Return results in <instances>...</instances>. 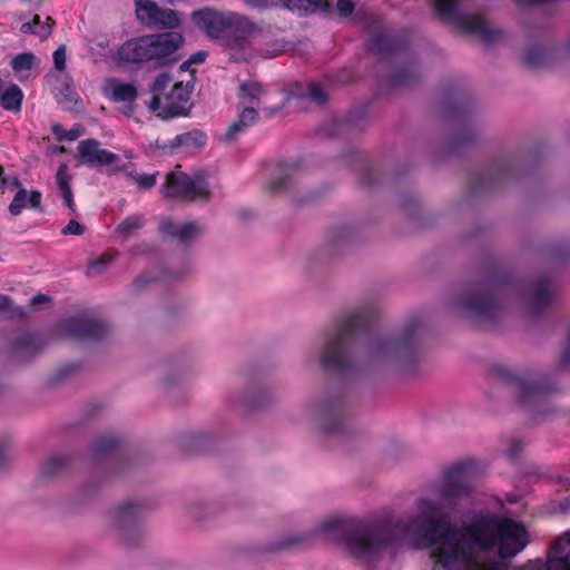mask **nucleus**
I'll return each instance as SVG.
<instances>
[{"label": "nucleus", "mask_w": 570, "mask_h": 570, "mask_svg": "<svg viewBox=\"0 0 570 570\" xmlns=\"http://www.w3.org/2000/svg\"><path fill=\"white\" fill-rule=\"evenodd\" d=\"M450 471H455L469 490L453 502H443L445 519L436 528L433 541L428 543L433 547L432 558L435 564L443 570H508L507 560L514 558L529 543L523 524L512 519L480 512L461 525H451L438 535L439 529L449 519L448 509L456 505L472 492L462 469L452 466L443 472L441 480L435 484V498H431L432 500L440 499L438 488Z\"/></svg>", "instance_id": "1"}, {"label": "nucleus", "mask_w": 570, "mask_h": 570, "mask_svg": "<svg viewBox=\"0 0 570 570\" xmlns=\"http://www.w3.org/2000/svg\"><path fill=\"white\" fill-rule=\"evenodd\" d=\"M469 488L455 471L445 474L438 488L440 499L422 495L416 499L415 514L391 523L390 517L377 518L364 524L355 532L340 538L343 529L353 524V518L345 512H335L323 520L311 531L313 539L321 535L327 540H338L342 548L352 557L372 560L395 544L406 543L419 548L433 541L436 528L444 521L443 502H453L466 493Z\"/></svg>", "instance_id": "2"}, {"label": "nucleus", "mask_w": 570, "mask_h": 570, "mask_svg": "<svg viewBox=\"0 0 570 570\" xmlns=\"http://www.w3.org/2000/svg\"><path fill=\"white\" fill-rule=\"evenodd\" d=\"M320 365L343 374H393L412 376L417 368L412 334L403 332L370 338L355 354L351 345V324L330 333L318 351Z\"/></svg>", "instance_id": "3"}, {"label": "nucleus", "mask_w": 570, "mask_h": 570, "mask_svg": "<svg viewBox=\"0 0 570 570\" xmlns=\"http://www.w3.org/2000/svg\"><path fill=\"white\" fill-rule=\"evenodd\" d=\"M341 75L342 77L337 79L324 77L321 81L307 85L294 83L288 90L265 85L254 77H247L238 80L236 96L245 104L259 106L267 116L272 117L282 111L291 98L297 99L302 105H325L328 99V88L336 83L345 86L353 81L351 73Z\"/></svg>", "instance_id": "4"}, {"label": "nucleus", "mask_w": 570, "mask_h": 570, "mask_svg": "<svg viewBox=\"0 0 570 570\" xmlns=\"http://www.w3.org/2000/svg\"><path fill=\"white\" fill-rule=\"evenodd\" d=\"M184 42L178 32L145 35L125 41L117 50V59L130 63L153 61L159 68H167L181 59L179 49Z\"/></svg>", "instance_id": "5"}, {"label": "nucleus", "mask_w": 570, "mask_h": 570, "mask_svg": "<svg viewBox=\"0 0 570 570\" xmlns=\"http://www.w3.org/2000/svg\"><path fill=\"white\" fill-rule=\"evenodd\" d=\"M195 80L194 73H187L184 79L160 73L150 86V97L145 101L147 109L163 120L186 116Z\"/></svg>", "instance_id": "6"}, {"label": "nucleus", "mask_w": 570, "mask_h": 570, "mask_svg": "<svg viewBox=\"0 0 570 570\" xmlns=\"http://www.w3.org/2000/svg\"><path fill=\"white\" fill-rule=\"evenodd\" d=\"M144 515V505L136 501L121 502L107 512L108 527L121 548L135 549L146 542Z\"/></svg>", "instance_id": "7"}, {"label": "nucleus", "mask_w": 570, "mask_h": 570, "mask_svg": "<svg viewBox=\"0 0 570 570\" xmlns=\"http://www.w3.org/2000/svg\"><path fill=\"white\" fill-rule=\"evenodd\" d=\"M458 6L459 0H434L435 11L444 21L453 22L462 31L480 37L485 45H491L500 38L501 30L490 28L480 16L459 14Z\"/></svg>", "instance_id": "8"}, {"label": "nucleus", "mask_w": 570, "mask_h": 570, "mask_svg": "<svg viewBox=\"0 0 570 570\" xmlns=\"http://www.w3.org/2000/svg\"><path fill=\"white\" fill-rule=\"evenodd\" d=\"M163 195L167 198L207 200L210 190L208 183L202 177L191 178L185 173L171 171L166 176Z\"/></svg>", "instance_id": "9"}, {"label": "nucleus", "mask_w": 570, "mask_h": 570, "mask_svg": "<svg viewBox=\"0 0 570 570\" xmlns=\"http://www.w3.org/2000/svg\"><path fill=\"white\" fill-rule=\"evenodd\" d=\"M366 31L368 33L370 51L381 57H392L403 51L407 46L406 38L403 35L389 31L377 17L371 16L368 18Z\"/></svg>", "instance_id": "10"}, {"label": "nucleus", "mask_w": 570, "mask_h": 570, "mask_svg": "<svg viewBox=\"0 0 570 570\" xmlns=\"http://www.w3.org/2000/svg\"><path fill=\"white\" fill-rule=\"evenodd\" d=\"M228 30L236 33L226 39L225 46L229 60L246 61V51L249 48L248 38L256 32L257 26L247 16L228 11Z\"/></svg>", "instance_id": "11"}, {"label": "nucleus", "mask_w": 570, "mask_h": 570, "mask_svg": "<svg viewBox=\"0 0 570 570\" xmlns=\"http://www.w3.org/2000/svg\"><path fill=\"white\" fill-rule=\"evenodd\" d=\"M455 309L466 317L491 318L497 309V295L488 287H479L469 295L458 299Z\"/></svg>", "instance_id": "12"}, {"label": "nucleus", "mask_w": 570, "mask_h": 570, "mask_svg": "<svg viewBox=\"0 0 570 570\" xmlns=\"http://www.w3.org/2000/svg\"><path fill=\"white\" fill-rule=\"evenodd\" d=\"M521 570H570V531L553 543L547 562L541 559L529 560Z\"/></svg>", "instance_id": "13"}, {"label": "nucleus", "mask_w": 570, "mask_h": 570, "mask_svg": "<svg viewBox=\"0 0 570 570\" xmlns=\"http://www.w3.org/2000/svg\"><path fill=\"white\" fill-rule=\"evenodd\" d=\"M112 333L114 327L97 315L77 316L73 320V344L76 342H98L109 337Z\"/></svg>", "instance_id": "14"}, {"label": "nucleus", "mask_w": 570, "mask_h": 570, "mask_svg": "<svg viewBox=\"0 0 570 570\" xmlns=\"http://www.w3.org/2000/svg\"><path fill=\"white\" fill-rule=\"evenodd\" d=\"M307 415L324 433H335L342 425L341 406L328 401L312 403L306 409Z\"/></svg>", "instance_id": "15"}, {"label": "nucleus", "mask_w": 570, "mask_h": 570, "mask_svg": "<svg viewBox=\"0 0 570 570\" xmlns=\"http://www.w3.org/2000/svg\"><path fill=\"white\" fill-rule=\"evenodd\" d=\"M77 150L79 159L85 164L107 166L111 170H120L124 168L120 157L100 148V144L95 139L79 141Z\"/></svg>", "instance_id": "16"}, {"label": "nucleus", "mask_w": 570, "mask_h": 570, "mask_svg": "<svg viewBox=\"0 0 570 570\" xmlns=\"http://www.w3.org/2000/svg\"><path fill=\"white\" fill-rule=\"evenodd\" d=\"M194 24L210 39H220L227 31L228 11L203 8L191 13Z\"/></svg>", "instance_id": "17"}, {"label": "nucleus", "mask_w": 570, "mask_h": 570, "mask_svg": "<svg viewBox=\"0 0 570 570\" xmlns=\"http://www.w3.org/2000/svg\"><path fill=\"white\" fill-rule=\"evenodd\" d=\"M313 541L311 531H299L271 539L264 542L259 549L268 553L294 552L308 548Z\"/></svg>", "instance_id": "18"}, {"label": "nucleus", "mask_w": 570, "mask_h": 570, "mask_svg": "<svg viewBox=\"0 0 570 570\" xmlns=\"http://www.w3.org/2000/svg\"><path fill=\"white\" fill-rule=\"evenodd\" d=\"M102 91L110 100L124 104V114L128 116L134 114L135 101L138 96L137 87L134 83L109 79L104 85Z\"/></svg>", "instance_id": "19"}, {"label": "nucleus", "mask_w": 570, "mask_h": 570, "mask_svg": "<svg viewBox=\"0 0 570 570\" xmlns=\"http://www.w3.org/2000/svg\"><path fill=\"white\" fill-rule=\"evenodd\" d=\"M160 230L164 235L179 243H188L200 235L202 226L197 222L177 223L171 219H164L160 223Z\"/></svg>", "instance_id": "20"}, {"label": "nucleus", "mask_w": 570, "mask_h": 570, "mask_svg": "<svg viewBox=\"0 0 570 570\" xmlns=\"http://www.w3.org/2000/svg\"><path fill=\"white\" fill-rule=\"evenodd\" d=\"M258 118L256 109L253 107H244L237 115V118L228 126L220 139L224 142L234 141L240 134L252 127Z\"/></svg>", "instance_id": "21"}, {"label": "nucleus", "mask_w": 570, "mask_h": 570, "mask_svg": "<svg viewBox=\"0 0 570 570\" xmlns=\"http://www.w3.org/2000/svg\"><path fill=\"white\" fill-rule=\"evenodd\" d=\"M69 469V456L55 454L49 456L39 468L38 479L41 482H51L60 479Z\"/></svg>", "instance_id": "22"}, {"label": "nucleus", "mask_w": 570, "mask_h": 570, "mask_svg": "<svg viewBox=\"0 0 570 570\" xmlns=\"http://www.w3.org/2000/svg\"><path fill=\"white\" fill-rule=\"evenodd\" d=\"M282 7L291 11H297L301 16L316 11L328 14L332 11V4L327 0H283Z\"/></svg>", "instance_id": "23"}, {"label": "nucleus", "mask_w": 570, "mask_h": 570, "mask_svg": "<svg viewBox=\"0 0 570 570\" xmlns=\"http://www.w3.org/2000/svg\"><path fill=\"white\" fill-rule=\"evenodd\" d=\"M207 137L205 132L198 129H194L187 132L177 135L170 142L171 149H179L183 151H190L200 149L206 145Z\"/></svg>", "instance_id": "24"}, {"label": "nucleus", "mask_w": 570, "mask_h": 570, "mask_svg": "<svg viewBox=\"0 0 570 570\" xmlns=\"http://www.w3.org/2000/svg\"><path fill=\"white\" fill-rule=\"evenodd\" d=\"M23 91L16 83H11L0 94V106L11 112H19L23 101Z\"/></svg>", "instance_id": "25"}, {"label": "nucleus", "mask_w": 570, "mask_h": 570, "mask_svg": "<svg viewBox=\"0 0 570 570\" xmlns=\"http://www.w3.org/2000/svg\"><path fill=\"white\" fill-rule=\"evenodd\" d=\"M71 174L69 170V165L67 163H62L55 176V184L57 186V190L61 198L63 199L65 205L68 208H71Z\"/></svg>", "instance_id": "26"}, {"label": "nucleus", "mask_w": 570, "mask_h": 570, "mask_svg": "<svg viewBox=\"0 0 570 570\" xmlns=\"http://www.w3.org/2000/svg\"><path fill=\"white\" fill-rule=\"evenodd\" d=\"M52 29V19L50 17L46 18V21H41L39 14H35L32 19L28 22H23L20 27V31L24 35H35L39 37L41 40L47 39L51 35Z\"/></svg>", "instance_id": "27"}, {"label": "nucleus", "mask_w": 570, "mask_h": 570, "mask_svg": "<svg viewBox=\"0 0 570 570\" xmlns=\"http://www.w3.org/2000/svg\"><path fill=\"white\" fill-rule=\"evenodd\" d=\"M298 174L297 165H288L281 168L279 173L268 184V189L278 193L288 188Z\"/></svg>", "instance_id": "28"}, {"label": "nucleus", "mask_w": 570, "mask_h": 570, "mask_svg": "<svg viewBox=\"0 0 570 570\" xmlns=\"http://www.w3.org/2000/svg\"><path fill=\"white\" fill-rule=\"evenodd\" d=\"M551 57V50L541 45H534L524 50L523 61L528 67L535 68L544 66Z\"/></svg>", "instance_id": "29"}, {"label": "nucleus", "mask_w": 570, "mask_h": 570, "mask_svg": "<svg viewBox=\"0 0 570 570\" xmlns=\"http://www.w3.org/2000/svg\"><path fill=\"white\" fill-rule=\"evenodd\" d=\"M134 2L137 19L146 26H151L159 6L153 0H135Z\"/></svg>", "instance_id": "30"}, {"label": "nucleus", "mask_w": 570, "mask_h": 570, "mask_svg": "<svg viewBox=\"0 0 570 570\" xmlns=\"http://www.w3.org/2000/svg\"><path fill=\"white\" fill-rule=\"evenodd\" d=\"M180 23L181 19L176 10L163 9L159 7L151 26L164 29H175L178 28Z\"/></svg>", "instance_id": "31"}, {"label": "nucleus", "mask_w": 570, "mask_h": 570, "mask_svg": "<svg viewBox=\"0 0 570 570\" xmlns=\"http://www.w3.org/2000/svg\"><path fill=\"white\" fill-rule=\"evenodd\" d=\"M12 71H30L39 67L38 59L32 52H22L11 59Z\"/></svg>", "instance_id": "32"}, {"label": "nucleus", "mask_w": 570, "mask_h": 570, "mask_svg": "<svg viewBox=\"0 0 570 570\" xmlns=\"http://www.w3.org/2000/svg\"><path fill=\"white\" fill-rule=\"evenodd\" d=\"M142 225L144 217L141 215H131L117 226L116 233L126 238L134 235Z\"/></svg>", "instance_id": "33"}, {"label": "nucleus", "mask_w": 570, "mask_h": 570, "mask_svg": "<svg viewBox=\"0 0 570 570\" xmlns=\"http://www.w3.org/2000/svg\"><path fill=\"white\" fill-rule=\"evenodd\" d=\"M12 347L19 352L36 353L40 348V340L33 334H26L17 337L12 343Z\"/></svg>", "instance_id": "34"}, {"label": "nucleus", "mask_w": 570, "mask_h": 570, "mask_svg": "<svg viewBox=\"0 0 570 570\" xmlns=\"http://www.w3.org/2000/svg\"><path fill=\"white\" fill-rule=\"evenodd\" d=\"M551 298L552 293L548 286H538L532 294L531 309L538 312L540 308L547 306L551 302Z\"/></svg>", "instance_id": "35"}, {"label": "nucleus", "mask_w": 570, "mask_h": 570, "mask_svg": "<svg viewBox=\"0 0 570 570\" xmlns=\"http://www.w3.org/2000/svg\"><path fill=\"white\" fill-rule=\"evenodd\" d=\"M415 73H390L387 79L393 89H403L410 87L414 81Z\"/></svg>", "instance_id": "36"}, {"label": "nucleus", "mask_w": 570, "mask_h": 570, "mask_svg": "<svg viewBox=\"0 0 570 570\" xmlns=\"http://www.w3.org/2000/svg\"><path fill=\"white\" fill-rule=\"evenodd\" d=\"M27 204V190L20 188L9 205V212L13 216H18Z\"/></svg>", "instance_id": "37"}, {"label": "nucleus", "mask_w": 570, "mask_h": 570, "mask_svg": "<svg viewBox=\"0 0 570 570\" xmlns=\"http://www.w3.org/2000/svg\"><path fill=\"white\" fill-rule=\"evenodd\" d=\"M208 52L205 50H199L190 55L186 60L181 62L178 71H196L195 69H191V66L203 63L206 60Z\"/></svg>", "instance_id": "38"}, {"label": "nucleus", "mask_w": 570, "mask_h": 570, "mask_svg": "<svg viewBox=\"0 0 570 570\" xmlns=\"http://www.w3.org/2000/svg\"><path fill=\"white\" fill-rule=\"evenodd\" d=\"M111 261H112L111 256H107V255L101 256L97 261H94L89 264V266L86 271V274L88 276H96V275L101 274L102 272H105L107 269V267L111 263Z\"/></svg>", "instance_id": "39"}, {"label": "nucleus", "mask_w": 570, "mask_h": 570, "mask_svg": "<svg viewBox=\"0 0 570 570\" xmlns=\"http://www.w3.org/2000/svg\"><path fill=\"white\" fill-rule=\"evenodd\" d=\"M513 389L515 396L522 403H525L530 396L535 394V389L524 382H517Z\"/></svg>", "instance_id": "40"}, {"label": "nucleus", "mask_w": 570, "mask_h": 570, "mask_svg": "<svg viewBox=\"0 0 570 570\" xmlns=\"http://www.w3.org/2000/svg\"><path fill=\"white\" fill-rule=\"evenodd\" d=\"M120 443V439L117 435H106L102 436L96 444L97 453H105L114 448H116Z\"/></svg>", "instance_id": "41"}, {"label": "nucleus", "mask_w": 570, "mask_h": 570, "mask_svg": "<svg viewBox=\"0 0 570 570\" xmlns=\"http://www.w3.org/2000/svg\"><path fill=\"white\" fill-rule=\"evenodd\" d=\"M282 1L283 0H245L244 3L253 9L266 10L282 7Z\"/></svg>", "instance_id": "42"}, {"label": "nucleus", "mask_w": 570, "mask_h": 570, "mask_svg": "<svg viewBox=\"0 0 570 570\" xmlns=\"http://www.w3.org/2000/svg\"><path fill=\"white\" fill-rule=\"evenodd\" d=\"M0 312H11L13 315L22 316L24 314L22 307L12 306V301L7 295H0Z\"/></svg>", "instance_id": "43"}, {"label": "nucleus", "mask_w": 570, "mask_h": 570, "mask_svg": "<svg viewBox=\"0 0 570 570\" xmlns=\"http://www.w3.org/2000/svg\"><path fill=\"white\" fill-rule=\"evenodd\" d=\"M336 10L340 17L347 18L354 12L355 3L353 0H337Z\"/></svg>", "instance_id": "44"}, {"label": "nucleus", "mask_w": 570, "mask_h": 570, "mask_svg": "<svg viewBox=\"0 0 570 570\" xmlns=\"http://www.w3.org/2000/svg\"><path fill=\"white\" fill-rule=\"evenodd\" d=\"M56 71H63L66 67V47L60 46L52 55Z\"/></svg>", "instance_id": "45"}, {"label": "nucleus", "mask_w": 570, "mask_h": 570, "mask_svg": "<svg viewBox=\"0 0 570 570\" xmlns=\"http://www.w3.org/2000/svg\"><path fill=\"white\" fill-rule=\"evenodd\" d=\"M51 131L57 141H71V130L65 129L60 124H53Z\"/></svg>", "instance_id": "46"}, {"label": "nucleus", "mask_w": 570, "mask_h": 570, "mask_svg": "<svg viewBox=\"0 0 570 570\" xmlns=\"http://www.w3.org/2000/svg\"><path fill=\"white\" fill-rule=\"evenodd\" d=\"M156 175L157 174H141L138 175L135 180L139 187L148 189L156 184Z\"/></svg>", "instance_id": "47"}, {"label": "nucleus", "mask_w": 570, "mask_h": 570, "mask_svg": "<svg viewBox=\"0 0 570 570\" xmlns=\"http://www.w3.org/2000/svg\"><path fill=\"white\" fill-rule=\"evenodd\" d=\"M559 365L561 368L570 370V341L562 351Z\"/></svg>", "instance_id": "48"}, {"label": "nucleus", "mask_w": 570, "mask_h": 570, "mask_svg": "<svg viewBox=\"0 0 570 570\" xmlns=\"http://www.w3.org/2000/svg\"><path fill=\"white\" fill-rule=\"evenodd\" d=\"M27 203L29 204L30 208L37 209L40 208L41 205V193L37 190H32L30 195H27Z\"/></svg>", "instance_id": "49"}, {"label": "nucleus", "mask_w": 570, "mask_h": 570, "mask_svg": "<svg viewBox=\"0 0 570 570\" xmlns=\"http://www.w3.org/2000/svg\"><path fill=\"white\" fill-rule=\"evenodd\" d=\"M524 448V443L520 440H512L510 442V445L507 450V454L509 456H515L517 454H519Z\"/></svg>", "instance_id": "50"}, {"label": "nucleus", "mask_w": 570, "mask_h": 570, "mask_svg": "<svg viewBox=\"0 0 570 570\" xmlns=\"http://www.w3.org/2000/svg\"><path fill=\"white\" fill-rule=\"evenodd\" d=\"M348 233L346 230H332L330 234V240L332 243H338L347 238Z\"/></svg>", "instance_id": "51"}, {"label": "nucleus", "mask_w": 570, "mask_h": 570, "mask_svg": "<svg viewBox=\"0 0 570 570\" xmlns=\"http://www.w3.org/2000/svg\"><path fill=\"white\" fill-rule=\"evenodd\" d=\"M8 444H9L8 438H6V436L0 438V468H2L4 465V461H6L4 453H6V450L8 449Z\"/></svg>", "instance_id": "52"}, {"label": "nucleus", "mask_w": 570, "mask_h": 570, "mask_svg": "<svg viewBox=\"0 0 570 570\" xmlns=\"http://www.w3.org/2000/svg\"><path fill=\"white\" fill-rule=\"evenodd\" d=\"M50 302V297L48 295H45V294H37L35 295L31 299H30V303L29 305L35 307V306H38L42 303H48Z\"/></svg>", "instance_id": "53"}, {"label": "nucleus", "mask_w": 570, "mask_h": 570, "mask_svg": "<svg viewBox=\"0 0 570 570\" xmlns=\"http://www.w3.org/2000/svg\"><path fill=\"white\" fill-rule=\"evenodd\" d=\"M71 374V364H66L57 373V381H61L67 379Z\"/></svg>", "instance_id": "54"}, {"label": "nucleus", "mask_w": 570, "mask_h": 570, "mask_svg": "<svg viewBox=\"0 0 570 570\" xmlns=\"http://www.w3.org/2000/svg\"><path fill=\"white\" fill-rule=\"evenodd\" d=\"M150 282V278H147L145 275H141L139 277H137L134 282V286L137 288V289H140L142 288L146 284H148Z\"/></svg>", "instance_id": "55"}, {"label": "nucleus", "mask_w": 570, "mask_h": 570, "mask_svg": "<svg viewBox=\"0 0 570 570\" xmlns=\"http://www.w3.org/2000/svg\"><path fill=\"white\" fill-rule=\"evenodd\" d=\"M66 150H67L66 147L62 145L52 146L50 148V151L52 155L62 154V153H66Z\"/></svg>", "instance_id": "56"}, {"label": "nucleus", "mask_w": 570, "mask_h": 570, "mask_svg": "<svg viewBox=\"0 0 570 570\" xmlns=\"http://www.w3.org/2000/svg\"><path fill=\"white\" fill-rule=\"evenodd\" d=\"M83 227L73 220V235H81L83 233Z\"/></svg>", "instance_id": "57"}, {"label": "nucleus", "mask_w": 570, "mask_h": 570, "mask_svg": "<svg viewBox=\"0 0 570 570\" xmlns=\"http://www.w3.org/2000/svg\"><path fill=\"white\" fill-rule=\"evenodd\" d=\"M63 235H71V220H69L62 228Z\"/></svg>", "instance_id": "58"}, {"label": "nucleus", "mask_w": 570, "mask_h": 570, "mask_svg": "<svg viewBox=\"0 0 570 570\" xmlns=\"http://www.w3.org/2000/svg\"><path fill=\"white\" fill-rule=\"evenodd\" d=\"M6 183V180L3 179V168L0 166V188L2 187V185Z\"/></svg>", "instance_id": "59"}, {"label": "nucleus", "mask_w": 570, "mask_h": 570, "mask_svg": "<svg viewBox=\"0 0 570 570\" xmlns=\"http://www.w3.org/2000/svg\"><path fill=\"white\" fill-rule=\"evenodd\" d=\"M68 92H69V86H68V85H66V87H65V91H63V92H61V95H62L66 99H68V97H69V94H68Z\"/></svg>", "instance_id": "60"}, {"label": "nucleus", "mask_w": 570, "mask_h": 570, "mask_svg": "<svg viewBox=\"0 0 570 570\" xmlns=\"http://www.w3.org/2000/svg\"><path fill=\"white\" fill-rule=\"evenodd\" d=\"M80 134H81V131L76 130V129L73 128V131H72L73 139H75L77 136H79Z\"/></svg>", "instance_id": "61"}, {"label": "nucleus", "mask_w": 570, "mask_h": 570, "mask_svg": "<svg viewBox=\"0 0 570 570\" xmlns=\"http://www.w3.org/2000/svg\"><path fill=\"white\" fill-rule=\"evenodd\" d=\"M2 87H3V81H2V79L0 78V94L2 92Z\"/></svg>", "instance_id": "62"}]
</instances>
